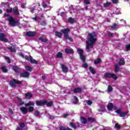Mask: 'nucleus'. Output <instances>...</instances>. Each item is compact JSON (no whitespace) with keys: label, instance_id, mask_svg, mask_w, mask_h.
Wrapping results in <instances>:
<instances>
[{"label":"nucleus","instance_id":"obj_1","mask_svg":"<svg viewBox=\"0 0 130 130\" xmlns=\"http://www.w3.org/2000/svg\"><path fill=\"white\" fill-rule=\"evenodd\" d=\"M96 33L95 32L90 33L88 34V39L86 41V48L87 50V52H90L91 51V48H93L94 43L96 42Z\"/></svg>","mask_w":130,"mask_h":130},{"label":"nucleus","instance_id":"obj_2","mask_svg":"<svg viewBox=\"0 0 130 130\" xmlns=\"http://www.w3.org/2000/svg\"><path fill=\"white\" fill-rule=\"evenodd\" d=\"M8 20L9 22L10 25L12 27H15V26H17V24H18V21L16 20L12 17H9Z\"/></svg>","mask_w":130,"mask_h":130},{"label":"nucleus","instance_id":"obj_3","mask_svg":"<svg viewBox=\"0 0 130 130\" xmlns=\"http://www.w3.org/2000/svg\"><path fill=\"white\" fill-rule=\"evenodd\" d=\"M61 32H62V33L64 34V39H68V38H69V33L70 32V29H63L61 30Z\"/></svg>","mask_w":130,"mask_h":130},{"label":"nucleus","instance_id":"obj_4","mask_svg":"<svg viewBox=\"0 0 130 130\" xmlns=\"http://www.w3.org/2000/svg\"><path fill=\"white\" fill-rule=\"evenodd\" d=\"M16 84L21 85V84H22V81L17 80L16 79H13L10 82V85H11L12 87H16Z\"/></svg>","mask_w":130,"mask_h":130},{"label":"nucleus","instance_id":"obj_5","mask_svg":"<svg viewBox=\"0 0 130 130\" xmlns=\"http://www.w3.org/2000/svg\"><path fill=\"white\" fill-rule=\"evenodd\" d=\"M104 77L105 78H112V79H114V80L117 79V76L115 74L109 73H105L104 74Z\"/></svg>","mask_w":130,"mask_h":130},{"label":"nucleus","instance_id":"obj_6","mask_svg":"<svg viewBox=\"0 0 130 130\" xmlns=\"http://www.w3.org/2000/svg\"><path fill=\"white\" fill-rule=\"evenodd\" d=\"M107 108L109 111H112V110H116V109H117V107H116L115 105H113V104L111 103L108 104Z\"/></svg>","mask_w":130,"mask_h":130},{"label":"nucleus","instance_id":"obj_7","mask_svg":"<svg viewBox=\"0 0 130 130\" xmlns=\"http://www.w3.org/2000/svg\"><path fill=\"white\" fill-rule=\"evenodd\" d=\"M77 51H78L79 54L80 55L81 59H82V61L85 62V56H84V55H83V53L84 52V51L83 50V49H78Z\"/></svg>","mask_w":130,"mask_h":130},{"label":"nucleus","instance_id":"obj_8","mask_svg":"<svg viewBox=\"0 0 130 130\" xmlns=\"http://www.w3.org/2000/svg\"><path fill=\"white\" fill-rule=\"evenodd\" d=\"M116 112L118 114H120L121 117H124L128 113V112H121V110H117L116 111Z\"/></svg>","mask_w":130,"mask_h":130},{"label":"nucleus","instance_id":"obj_9","mask_svg":"<svg viewBox=\"0 0 130 130\" xmlns=\"http://www.w3.org/2000/svg\"><path fill=\"white\" fill-rule=\"evenodd\" d=\"M6 37V35L3 33L0 34V40L3 41L4 42H8L9 40L5 38Z\"/></svg>","mask_w":130,"mask_h":130},{"label":"nucleus","instance_id":"obj_10","mask_svg":"<svg viewBox=\"0 0 130 130\" xmlns=\"http://www.w3.org/2000/svg\"><path fill=\"white\" fill-rule=\"evenodd\" d=\"M45 103H46L45 101H37L36 102L37 106H43V105H45Z\"/></svg>","mask_w":130,"mask_h":130},{"label":"nucleus","instance_id":"obj_11","mask_svg":"<svg viewBox=\"0 0 130 130\" xmlns=\"http://www.w3.org/2000/svg\"><path fill=\"white\" fill-rule=\"evenodd\" d=\"M17 99L18 101L17 103L18 106H22V105H24V102L22 101V99L21 98L17 97Z\"/></svg>","mask_w":130,"mask_h":130},{"label":"nucleus","instance_id":"obj_12","mask_svg":"<svg viewBox=\"0 0 130 130\" xmlns=\"http://www.w3.org/2000/svg\"><path fill=\"white\" fill-rule=\"evenodd\" d=\"M61 67L63 73H68L69 69L64 64H61Z\"/></svg>","mask_w":130,"mask_h":130},{"label":"nucleus","instance_id":"obj_13","mask_svg":"<svg viewBox=\"0 0 130 130\" xmlns=\"http://www.w3.org/2000/svg\"><path fill=\"white\" fill-rule=\"evenodd\" d=\"M20 110L23 114H27L28 113V109L25 107H20Z\"/></svg>","mask_w":130,"mask_h":130},{"label":"nucleus","instance_id":"obj_14","mask_svg":"<svg viewBox=\"0 0 130 130\" xmlns=\"http://www.w3.org/2000/svg\"><path fill=\"white\" fill-rule=\"evenodd\" d=\"M20 77L28 78V77H29V73L27 72H23L20 74Z\"/></svg>","mask_w":130,"mask_h":130},{"label":"nucleus","instance_id":"obj_15","mask_svg":"<svg viewBox=\"0 0 130 130\" xmlns=\"http://www.w3.org/2000/svg\"><path fill=\"white\" fill-rule=\"evenodd\" d=\"M35 31H28L26 32V35L27 36L32 37L35 36Z\"/></svg>","mask_w":130,"mask_h":130},{"label":"nucleus","instance_id":"obj_16","mask_svg":"<svg viewBox=\"0 0 130 130\" xmlns=\"http://www.w3.org/2000/svg\"><path fill=\"white\" fill-rule=\"evenodd\" d=\"M32 96H33V94H32L30 92H27L25 93V98L26 99H30L32 98Z\"/></svg>","mask_w":130,"mask_h":130},{"label":"nucleus","instance_id":"obj_17","mask_svg":"<svg viewBox=\"0 0 130 130\" xmlns=\"http://www.w3.org/2000/svg\"><path fill=\"white\" fill-rule=\"evenodd\" d=\"M80 120H81V122H82V123L86 124V123H87V122H88V120H87V119H86L84 117H81L80 118Z\"/></svg>","mask_w":130,"mask_h":130},{"label":"nucleus","instance_id":"obj_18","mask_svg":"<svg viewBox=\"0 0 130 130\" xmlns=\"http://www.w3.org/2000/svg\"><path fill=\"white\" fill-rule=\"evenodd\" d=\"M45 105L46 104L47 106L48 107H50V106H52V104H53V102H47L46 101H45Z\"/></svg>","mask_w":130,"mask_h":130},{"label":"nucleus","instance_id":"obj_19","mask_svg":"<svg viewBox=\"0 0 130 130\" xmlns=\"http://www.w3.org/2000/svg\"><path fill=\"white\" fill-rule=\"evenodd\" d=\"M65 52L66 53H74V50L72 49H66Z\"/></svg>","mask_w":130,"mask_h":130},{"label":"nucleus","instance_id":"obj_20","mask_svg":"<svg viewBox=\"0 0 130 130\" xmlns=\"http://www.w3.org/2000/svg\"><path fill=\"white\" fill-rule=\"evenodd\" d=\"M35 105V104L34 103V102H29L28 103H26L25 104V106H26V107L28 106H34V105Z\"/></svg>","mask_w":130,"mask_h":130},{"label":"nucleus","instance_id":"obj_21","mask_svg":"<svg viewBox=\"0 0 130 130\" xmlns=\"http://www.w3.org/2000/svg\"><path fill=\"white\" fill-rule=\"evenodd\" d=\"M13 11L15 14V15H19V11H18V8L17 7H14L13 9Z\"/></svg>","mask_w":130,"mask_h":130},{"label":"nucleus","instance_id":"obj_22","mask_svg":"<svg viewBox=\"0 0 130 130\" xmlns=\"http://www.w3.org/2000/svg\"><path fill=\"white\" fill-rule=\"evenodd\" d=\"M74 93H81L82 89L81 88H76L74 89Z\"/></svg>","mask_w":130,"mask_h":130},{"label":"nucleus","instance_id":"obj_23","mask_svg":"<svg viewBox=\"0 0 130 130\" xmlns=\"http://www.w3.org/2000/svg\"><path fill=\"white\" fill-rule=\"evenodd\" d=\"M124 63V59L123 58H121L119 62V64H120V66H123Z\"/></svg>","mask_w":130,"mask_h":130},{"label":"nucleus","instance_id":"obj_24","mask_svg":"<svg viewBox=\"0 0 130 130\" xmlns=\"http://www.w3.org/2000/svg\"><path fill=\"white\" fill-rule=\"evenodd\" d=\"M29 61H30V62H31V63H35L36 64H37L38 63V62L36 60L33 59V58H32V57Z\"/></svg>","mask_w":130,"mask_h":130},{"label":"nucleus","instance_id":"obj_25","mask_svg":"<svg viewBox=\"0 0 130 130\" xmlns=\"http://www.w3.org/2000/svg\"><path fill=\"white\" fill-rule=\"evenodd\" d=\"M89 70L90 71V72L93 74L94 75L95 73V70H94V68H93V67H89Z\"/></svg>","mask_w":130,"mask_h":130},{"label":"nucleus","instance_id":"obj_26","mask_svg":"<svg viewBox=\"0 0 130 130\" xmlns=\"http://www.w3.org/2000/svg\"><path fill=\"white\" fill-rule=\"evenodd\" d=\"M101 59L98 58L94 60V63L95 64H98V63H100V62H101Z\"/></svg>","mask_w":130,"mask_h":130},{"label":"nucleus","instance_id":"obj_27","mask_svg":"<svg viewBox=\"0 0 130 130\" xmlns=\"http://www.w3.org/2000/svg\"><path fill=\"white\" fill-rule=\"evenodd\" d=\"M111 5V2H107L106 3L104 4V7H109Z\"/></svg>","mask_w":130,"mask_h":130},{"label":"nucleus","instance_id":"obj_28","mask_svg":"<svg viewBox=\"0 0 130 130\" xmlns=\"http://www.w3.org/2000/svg\"><path fill=\"white\" fill-rule=\"evenodd\" d=\"M55 34H56V36L59 37V38H60V37H61V36H62V34H61V32L56 31Z\"/></svg>","mask_w":130,"mask_h":130},{"label":"nucleus","instance_id":"obj_29","mask_svg":"<svg viewBox=\"0 0 130 130\" xmlns=\"http://www.w3.org/2000/svg\"><path fill=\"white\" fill-rule=\"evenodd\" d=\"M70 126H72V127H73L75 129L77 128V126H76V124L75 123L70 122Z\"/></svg>","mask_w":130,"mask_h":130},{"label":"nucleus","instance_id":"obj_30","mask_svg":"<svg viewBox=\"0 0 130 130\" xmlns=\"http://www.w3.org/2000/svg\"><path fill=\"white\" fill-rule=\"evenodd\" d=\"M2 70L3 71V73H7L8 72V69L5 66H3L2 67Z\"/></svg>","mask_w":130,"mask_h":130},{"label":"nucleus","instance_id":"obj_31","mask_svg":"<svg viewBox=\"0 0 130 130\" xmlns=\"http://www.w3.org/2000/svg\"><path fill=\"white\" fill-rule=\"evenodd\" d=\"M39 40H41V41H42V42H47V41H48V40H47V39H43V38H40L39 39Z\"/></svg>","mask_w":130,"mask_h":130},{"label":"nucleus","instance_id":"obj_32","mask_svg":"<svg viewBox=\"0 0 130 130\" xmlns=\"http://www.w3.org/2000/svg\"><path fill=\"white\" fill-rule=\"evenodd\" d=\"M68 22L72 24V23H75V19H73L72 18H69L68 19Z\"/></svg>","mask_w":130,"mask_h":130},{"label":"nucleus","instance_id":"obj_33","mask_svg":"<svg viewBox=\"0 0 130 130\" xmlns=\"http://www.w3.org/2000/svg\"><path fill=\"white\" fill-rule=\"evenodd\" d=\"M25 69L26 71H29V72H32V68L30 67V66H25Z\"/></svg>","mask_w":130,"mask_h":130},{"label":"nucleus","instance_id":"obj_34","mask_svg":"<svg viewBox=\"0 0 130 130\" xmlns=\"http://www.w3.org/2000/svg\"><path fill=\"white\" fill-rule=\"evenodd\" d=\"M119 70V67L118 64H116L115 67V73H117L118 72V70Z\"/></svg>","mask_w":130,"mask_h":130},{"label":"nucleus","instance_id":"obj_35","mask_svg":"<svg viewBox=\"0 0 130 130\" xmlns=\"http://www.w3.org/2000/svg\"><path fill=\"white\" fill-rule=\"evenodd\" d=\"M31 57H32L31 56H25V59H26V60H28L29 61H30V60H31Z\"/></svg>","mask_w":130,"mask_h":130},{"label":"nucleus","instance_id":"obj_36","mask_svg":"<svg viewBox=\"0 0 130 130\" xmlns=\"http://www.w3.org/2000/svg\"><path fill=\"white\" fill-rule=\"evenodd\" d=\"M56 56L58 58L61 57L62 56V53L60 52H58V53L57 54V56Z\"/></svg>","mask_w":130,"mask_h":130},{"label":"nucleus","instance_id":"obj_37","mask_svg":"<svg viewBox=\"0 0 130 130\" xmlns=\"http://www.w3.org/2000/svg\"><path fill=\"white\" fill-rule=\"evenodd\" d=\"M34 110V108L33 107H29L28 109L29 112H32Z\"/></svg>","mask_w":130,"mask_h":130},{"label":"nucleus","instance_id":"obj_38","mask_svg":"<svg viewBox=\"0 0 130 130\" xmlns=\"http://www.w3.org/2000/svg\"><path fill=\"white\" fill-rule=\"evenodd\" d=\"M8 49H10V51H11L12 52H16V49H15L14 48H12V47H10V48H8Z\"/></svg>","mask_w":130,"mask_h":130},{"label":"nucleus","instance_id":"obj_39","mask_svg":"<svg viewBox=\"0 0 130 130\" xmlns=\"http://www.w3.org/2000/svg\"><path fill=\"white\" fill-rule=\"evenodd\" d=\"M5 59H6V60H7V62H8V63H11V61L10 60L9 57H5Z\"/></svg>","mask_w":130,"mask_h":130},{"label":"nucleus","instance_id":"obj_40","mask_svg":"<svg viewBox=\"0 0 130 130\" xmlns=\"http://www.w3.org/2000/svg\"><path fill=\"white\" fill-rule=\"evenodd\" d=\"M112 86H108V91H109V92H111V91H112Z\"/></svg>","mask_w":130,"mask_h":130},{"label":"nucleus","instance_id":"obj_41","mask_svg":"<svg viewBox=\"0 0 130 130\" xmlns=\"http://www.w3.org/2000/svg\"><path fill=\"white\" fill-rule=\"evenodd\" d=\"M13 11V8H9L7 10L8 13H11Z\"/></svg>","mask_w":130,"mask_h":130},{"label":"nucleus","instance_id":"obj_42","mask_svg":"<svg viewBox=\"0 0 130 130\" xmlns=\"http://www.w3.org/2000/svg\"><path fill=\"white\" fill-rule=\"evenodd\" d=\"M88 121H95V119L93 118H88Z\"/></svg>","mask_w":130,"mask_h":130},{"label":"nucleus","instance_id":"obj_43","mask_svg":"<svg viewBox=\"0 0 130 130\" xmlns=\"http://www.w3.org/2000/svg\"><path fill=\"white\" fill-rule=\"evenodd\" d=\"M13 70L16 72V73H17L18 69L17 66H14L13 67Z\"/></svg>","mask_w":130,"mask_h":130},{"label":"nucleus","instance_id":"obj_44","mask_svg":"<svg viewBox=\"0 0 130 130\" xmlns=\"http://www.w3.org/2000/svg\"><path fill=\"white\" fill-rule=\"evenodd\" d=\"M84 3L86 5H90V1L89 0H84Z\"/></svg>","mask_w":130,"mask_h":130},{"label":"nucleus","instance_id":"obj_45","mask_svg":"<svg viewBox=\"0 0 130 130\" xmlns=\"http://www.w3.org/2000/svg\"><path fill=\"white\" fill-rule=\"evenodd\" d=\"M126 49L127 51L130 50V44L126 46Z\"/></svg>","mask_w":130,"mask_h":130},{"label":"nucleus","instance_id":"obj_46","mask_svg":"<svg viewBox=\"0 0 130 130\" xmlns=\"http://www.w3.org/2000/svg\"><path fill=\"white\" fill-rule=\"evenodd\" d=\"M83 67H84L85 69H87V68H88V64H87V63H84L83 64Z\"/></svg>","mask_w":130,"mask_h":130},{"label":"nucleus","instance_id":"obj_47","mask_svg":"<svg viewBox=\"0 0 130 130\" xmlns=\"http://www.w3.org/2000/svg\"><path fill=\"white\" fill-rule=\"evenodd\" d=\"M19 125L20 127H24V126H25V124H24L23 123H20Z\"/></svg>","mask_w":130,"mask_h":130},{"label":"nucleus","instance_id":"obj_48","mask_svg":"<svg viewBox=\"0 0 130 130\" xmlns=\"http://www.w3.org/2000/svg\"><path fill=\"white\" fill-rule=\"evenodd\" d=\"M74 99H75V101H74V103L76 104L77 103H78V99H77V97L74 96Z\"/></svg>","mask_w":130,"mask_h":130},{"label":"nucleus","instance_id":"obj_49","mask_svg":"<svg viewBox=\"0 0 130 130\" xmlns=\"http://www.w3.org/2000/svg\"><path fill=\"white\" fill-rule=\"evenodd\" d=\"M35 116H39V112L36 111L35 113Z\"/></svg>","mask_w":130,"mask_h":130},{"label":"nucleus","instance_id":"obj_50","mask_svg":"<svg viewBox=\"0 0 130 130\" xmlns=\"http://www.w3.org/2000/svg\"><path fill=\"white\" fill-rule=\"evenodd\" d=\"M48 117L50 118V119H54V117L53 116L49 115Z\"/></svg>","mask_w":130,"mask_h":130},{"label":"nucleus","instance_id":"obj_51","mask_svg":"<svg viewBox=\"0 0 130 130\" xmlns=\"http://www.w3.org/2000/svg\"><path fill=\"white\" fill-rule=\"evenodd\" d=\"M113 4H118V0H112Z\"/></svg>","mask_w":130,"mask_h":130},{"label":"nucleus","instance_id":"obj_52","mask_svg":"<svg viewBox=\"0 0 130 130\" xmlns=\"http://www.w3.org/2000/svg\"><path fill=\"white\" fill-rule=\"evenodd\" d=\"M108 35L109 36H110L111 37H112V36H113V34L108 31Z\"/></svg>","mask_w":130,"mask_h":130},{"label":"nucleus","instance_id":"obj_53","mask_svg":"<svg viewBox=\"0 0 130 130\" xmlns=\"http://www.w3.org/2000/svg\"><path fill=\"white\" fill-rule=\"evenodd\" d=\"M116 26H117L116 24H114L112 26V29H115V28H116Z\"/></svg>","mask_w":130,"mask_h":130},{"label":"nucleus","instance_id":"obj_54","mask_svg":"<svg viewBox=\"0 0 130 130\" xmlns=\"http://www.w3.org/2000/svg\"><path fill=\"white\" fill-rule=\"evenodd\" d=\"M115 127H116V128H120V126H119V125H118L117 123H116Z\"/></svg>","mask_w":130,"mask_h":130},{"label":"nucleus","instance_id":"obj_55","mask_svg":"<svg viewBox=\"0 0 130 130\" xmlns=\"http://www.w3.org/2000/svg\"><path fill=\"white\" fill-rule=\"evenodd\" d=\"M87 104H88V105H91V104H92V102L88 101L87 102Z\"/></svg>","mask_w":130,"mask_h":130},{"label":"nucleus","instance_id":"obj_56","mask_svg":"<svg viewBox=\"0 0 130 130\" xmlns=\"http://www.w3.org/2000/svg\"><path fill=\"white\" fill-rule=\"evenodd\" d=\"M60 130H66V128L64 126H61L59 128Z\"/></svg>","mask_w":130,"mask_h":130},{"label":"nucleus","instance_id":"obj_57","mask_svg":"<svg viewBox=\"0 0 130 130\" xmlns=\"http://www.w3.org/2000/svg\"><path fill=\"white\" fill-rule=\"evenodd\" d=\"M42 78L43 80H44L45 79H46V76H45V75H43Z\"/></svg>","mask_w":130,"mask_h":130},{"label":"nucleus","instance_id":"obj_58","mask_svg":"<svg viewBox=\"0 0 130 130\" xmlns=\"http://www.w3.org/2000/svg\"><path fill=\"white\" fill-rule=\"evenodd\" d=\"M67 116H69V115L68 114H66L63 115V117L66 118Z\"/></svg>","mask_w":130,"mask_h":130},{"label":"nucleus","instance_id":"obj_59","mask_svg":"<svg viewBox=\"0 0 130 130\" xmlns=\"http://www.w3.org/2000/svg\"><path fill=\"white\" fill-rule=\"evenodd\" d=\"M67 39H69V40H70V41H73V38H70L68 37V38Z\"/></svg>","mask_w":130,"mask_h":130},{"label":"nucleus","instance_id":"obj_60","mask_svg":"<svg viewBox=\"0 0 130 130\" xmlns=\"http://www.w3.org/2000/svg\"><path fill=\"white\" fill-rule=\"evenodd\" d=\"M9 112H10V113L11 114H13V110H12V109H9Z\"/></svg>","mask_w":130,"mask_h":130},{"label":"nucleus","instance_id":"obj_61","mask_svg":"<svg viewBox=\"0 0 130 130\" xmlns=\"http://www.w3.org/2000/svg\"><path fill=\"white\" fill-rule=\"evenodd\" d=\"M33 20H35V21H37V17H35V18H32Z\"/></svg>","mask_w":130,"mask_h":130},{"label":"nucleus","instance_id":"obj_62","mask_svg":"<svg viewBox=\"0 0 130 130\" xmlns=\"http://www.w3.org/2000/svg\"><path fill=\"white\" fill-rule=\"evenodd\" d=\"M65 130H73V129H71V128L68 127V128H66Z\"/></svg>","mask_w":130,"mask_h":130},{"label":"nucleus","instance_id":"obj_63","mask_svg":"<svg viewBox=\"0 0 130 130\" xmlns=\"http://www.w3.org/2000/svg\"><path fill=\"white\" fill-rule=\"evenodd\" d=\"M22 128H20V127H18L17 130H22Z\"/></svg>","mask_w":130,"mask_h":130},{"label":"nucleus","instance_id":"obj_64","mask_svg":"<svg viewBox=\"0 0 130 130\" xmlns=\"http://www.w3.org/2000/svg\"><path fill=\"white\" fill-rule=\"evenodd\" d=\"M43 7H44V8H46V5H45V4L43 5Z\"/></svg>","mask_w":130,"mask_h":130}]
</instances>
